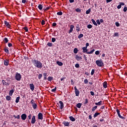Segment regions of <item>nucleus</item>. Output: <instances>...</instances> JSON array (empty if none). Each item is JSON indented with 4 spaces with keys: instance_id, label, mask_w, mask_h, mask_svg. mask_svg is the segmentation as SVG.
I'll return each mask as SVG.
<instances>
[{
    "instance_id": "f257e3e1",
    "label": "nucleus",
    "mask_w": 127,
    "mask_h": 127,
    "mask_svg": "<svg viewBox=\"0 0 127 127\" xmlns=\"http://www.w3.org/2000/svg\"><path fill=\"white\" fill-rule=\"evenodd\" d=\"M32 63H33V65L36 67V68H39L40 69H41L43 67V64L41 63V62L36 60L35 59H32L31 60Z\"/></svg>"
},
{
    "instance_id": "f03ea898",
    "label": "nucleus",
    "mask_w": 127,
    "mask_h": 127,
    "mask_svg": "<svg viewBox=\"0 0 127 127\" xmlns=\"http://www.w3.org/2000/svg\"><path fill=\"white\" fill-rule=\"evenodd\" d=\"M82 52L83 53H86V54H92L95 52V49H93L90 52H88V49H87V47H84L82 48Z\"/></svg>"
},
{
    "instance_id": "7ed1b4c3",
    "label": "nucleus",
    "mask_w": 127,
    "mask_h": 127,
    "mask_svg": "<svg viewBox=\"0 0 127 127\" xmlns=\"http://www.w3.org/2000/svg\"><path fill=\"white\" fill-rule=\"evenodd\" d=\"M15 79L16 81H19L21 80V74L18 72L15 73Z\"/></svg>"
},
{
    "instance_id": "20e7f679",
    "label": "nucleus",
    "mask_w": 127,
    "mask_h": 127,
    "mask_svg": "<svg viewBox=\"0 0 127 127\" xmlns=\"http://www.w3.org/2000/svg\"><path fill=\"white\" fill-rule=\"evenodd\" d=\"M96 63L99 67H103L104 66V63L102 60H97L96 61Z\"/></svg>"
},
{
    "instance_id": "39448f33",
    "label": "nucleus",
    "mask_w": 127,
    "mask_h": 127,
    "mask_svg": "<svg viewBox=\"0 0 127 127\" xmlns=\"http://www.w3.org/2000/svg\"><path fill=\"white\" fill-rule=\"evenodd\" d=\"M74 89L75 96L76 97H79V95H80V92H79V90L77 89V87L76 86L74 87Z\"/></svg>"
},
{
    "instance_id": "423d86ee",
    "label": "nucleus",
    "mask_w": 127,
    "mask_h": 127,
    "mask_svg": "<svg viewBox=\"0 0 127 127\" xmlns=\"http://www.w3.org/2000/svg\"><path fill=\"white\" fill-rule=\"evenodd\" d=\"M62 124L64 125V127H70V122L64 121L62 123Z\"/></svg>"
},
{
    "instance_id": "0eeeda50",
    "label": "nucleus",
    "mask_w": 127,
    "mask_h": 127,
    "mask_svg": "<svg viewBox=\"0 0 127 127\" xmlns=\"http://www.w3.org/2000/svg\"><path fill=\"white\" fill-rule=\"evenodd\" d=\"M38 120H43V114L41 113H39L38 115Z\"/></svg>"
},
{
    "instance_id": "6e6552de",
    "label": "nucleus",
    "mask_w": 127,
    "mask_h": 127,
    "mask_svg": "<svg viewBox=\"0 0 127 127\" xmlns=\"http://www.w3.org/2000/svg\"><path fill=\"white\" fill-rule=\"evenodd\" d=\"M36 122V119L35 118V116H33L32 118V120L31 121V123L32 125H34V124H35V122Z\"/></svg>"
},
{
    "instance_id": "1a4fd4ad",
    "label": "nucleus",
    "mask_w": 127,
    "mask_h": 127,
    "mask_svg": "<svg viewBox=\"0 0 127 127\" xmlns=\"http://www.w3.org/2000/svg\"><path fill=\"white\" fill-rule=\"evenodd\" d=\"M21 118L23 121H25V120H26V118H27V115L25 114H23L21 115Z\"/></svg>"
},
{
    "instance_id": "9d476101",
    "label": "nucleus",
    "mask_w": 127,
    "mask_h": 127,
    "mask_svg": "<svg viewBox=\"0 0 127 127\" xmlns=\"http://www.w3.org/2000/svg\"><path fill=\"white\" fill-rule=\"evenodd\" d=\"M4 24H5V26H6V27L8 28H10L11 26H10V24H9V22H7L6 21L4 20Z\"/></svg>"
},
{
    "instance_id": "9b49d317",
    "label": "nucleus",
    "mask_w": 127,
    "mask_h": 127,
    "mask_svg": "<svg viewBox=\"0 0 127 127\" xmlns=\"http://www.w3.org/2000/svg\"><path fill=\"white\" fill-rule=\"evenodd\" d=\"M9 64V60L6 59L4 60V65L5 66H8V64Z\"/></svg>"
},
{
    "instance_id": "f8f14e48",
    "label": "nucleus",
    "mask_w": 127,
    "mask_h": 127,
    "mask_svg": "<svg viewBox=\"0 0 127 127\" xmlns=\"http://www.w3.org/2000/svg\"><path fill=\"white\" fill-rule=\"evenodd\" d=\"M74 25H71L70 26V30L68 31V33L70 34L71 33V32H73V29H74Z\"/></svg>"
},
{
    "instance_id": "ddd939ff",
    "label": "nucleus",
    "mask_w": 127,
    "mask_h": 127,
    "mask_svg": "<svg viewBox=\"0 0 127 127\" xmlns=\"http://www.w3.org/2000/svg\"><path fill=\"white\" fill-rule=\"evenodd\" d=\"M75 59H76L77 61H80L82 60V57H80L78 56V55H76L75 57Z\"/></svg>"
},
{
    "instance_id": "4468645a",
    "label": "nucleus",
    "mask_w": 127,
    "mask_h": 127,
    "mask_svg": "<svg viewBox=\"0 0 127 127\" xmlns=\"http://www.w3.org/2000/svg\"><path fill=\"white\" fill-rule=\"evenodd\" d=\"M29 87L30 88V90H31L32 91H34V84H33V83H31L29 84Z\"/></svg>"
},
{
    "instance_id": "2eb2a0df",
    "label": "nucleus",
    "mask_w": 127,
    "mask_h": 127,
    "mask_svg": "<svg viewBox=\"0 0 127 127\" xmlns=\"http://www.w3.org/2000/svg\"><path fill=\"white\" fill-rule=\"evenodd\" d=\"M59 104H60V109L61 110H62V109L64 108V104L61 101H59Z\"/></svg>"
},
{
    "instance_id": "dca6fc26",
    "label": "nucleus",
    "mask_w": 127,
    "mask_h": 127,
    "mask_svg": "<svg viewBox=\"0 0 127 127\" xmlns=\"http://www.w3.org/2000/svg\"><path fill=\"white\" fill-rule=\"evenodd\" d=\"M3 50L4 51V52L7 53V54H9V50H8V47L4 48Z\"/></svg>"
},
{
    "instance_id": "f3484780",
    "label": "nucleus",
    "mask_w": 127,
    "mask_h": 127,
    "mask_svg": "<svg viewBox=\"0 0 127 127\" xmlns=\"http://www.w3.org/2000/svg\"><path fill=\"white\" fill-rule=\"evenodd\" d=\"M32 107L34 110H36V109H37V104L35 103L33 104H32Z\"/></svg>"
},
{
    "instance_id": "a211bd4d",
    "label": "nucleus",
    "mask_w": 127,
    "mask_h": 127,
    "mask_svg": "<svg viewBox=\"0 0 127 127\" xmlns=\"http://www.w3.org/2000/svg\"><path fill=\"white\" fill-rule=\"evenodd\" d=\"M50 9V6H48L47 7H46V6H44L43 7V10H44V11H46V10H48V9Z\"/></svg>"
},
{
    "instance_id": "6ab92c4d",
    "label": "nucleus",
    "mask_w": 127,
    "mask_h": 127,
    "mask_svg": "<svg viewBox=\"0 0 127 127\" xmlns=\"http://www.w3.org/2000/svg\"><path fill=\"white\" fill-rule=\"evenodd\" d=\"M69 119L71 122H75L76 121V119H75V118L73 117V116L69 117Z\"/></svg>"
},
{
    "instance_id": "aec40b11",
    "label": "nucleus",
    "mask_w": 127,
    "mask_h": 127,
    "mask_svg": "<svg viewBox=\"0 0 127 127\" xmlns=\"http://www.w3.org/2000/svg\"><path fill=\"white\" fill-rule=\"evenodd\" d=\"M43 77H44V80H47V73H44L43 74Z\"/></svg>"
},
{
    "instance_id": "412c9836",
    "label": "nucleus",
    "mask_w": 127,
    "mask_h": 127,
    "mask_svg": "<svg viewBox=\"0 0 127 127\" xmlns=\"http://www.w3.org/2000/svg\"><path fill=\"white\" fill-rule=\"evenodd\" d=\"M76 107L78 109H81V107H82V103H77Z\"/></svg>"
},
{
    "instance_id": "4be33fe9",
    "label": "nucleus",
    "mask_w": 127,
    "mask_h": 127,
    "mask_svg": "<svg viewBox=\"0 0 127 127\" xmlns=\"http://www.w3.org/2000/svg\"><path fill=\"white\" fill-rule=\"evenodd\" d=\"M91 21L94 25H95V26H97L98 25V24H97V22H96V21H95L94 19H92Z\"/></svg>"
},
{
    "instance_id": "5701e85b",
    "label": "nucleus",
    "mask_w": 127,
    "mask_h": 127,
    "mask_svg": "<svg viewBox=\"0 0 127 127\" xmlns=\"http://www.w3.org/2000/svg\"><path fill=\"white\" fill-rule=\"evenodd\" d=\"M14 92V90L12 89L9 91V96H12V94Z\"/></svg>"
},
{
    "instance_id": "b1692460",
    "label": "nucleus",
    "mask_w": 127,
    "mask_h": 127,
    "mask_svg": "<svg viewBox=\"0 0 127 127\" xmlns=\"http://www.w3.org/2000/svg\"><path fill=\"white\" fill-rule=\"evenodd\" d=\"M57 64L59 65V66H63V63L59 61L57 62Z\"/></svg>"
},
{
    "instance_id": "393cba45",
    "label": "nucleus",
    "mask_w": 127,
    "mask_h": 127,
    "mask_svg": "<svg viewBox=\"0 0 127 127\" xmlns=\"http://www.w3.org/2000/svg\"><path fill=\"white\" fill-rule=\"evenodd\" d=\"M118 117H119V118H120V119H121V120H123V121H125V120L127 119V118H126L125 117H123V116H122V115H120Z\"/></svg>"
},
{
    "instance_id": "a878e982",
    "label": "nucleus",
    "mask_w": 127,
    "mask_h": 127,
    "mask_svg": "<svg viewBox=\"0 0 127 127\" xmlns=\"http://www.w3.org/2000/svg\"><path fill=\"white\" fill-rule=\"evenodd\" d=\"M52 80H53V77L49 76L48 77V81H49V82H51V81H52Z\"/></svg>"
},
{
    "instance_id": "bb28decb",
    "label": "nucleus",
    "mask_w": 127,
    "mask_h": 127,
    "mask_svg": "<svg viewBox=\"0 0 127 127\" xmlns=\"http://www.w3.org/2000/svg\"><path fill=\"white\" fill-rule=\"evenodd\" d=\"M6 100L7 101H10L11 100V97H10V96H6Z\"/></svg>"
},
{
    "instance_id": "cd10ccee",
    "label": "nucleus",
    "mask_w": 127,
    "mask_h": 127,
    "mask_svg": "<svg viewBox=\"0 0 127 127\" xmlns=\"http://www.w3.org/2000/svg\"><path fill=\"white\" fill-rule=\"evenodd\" d=\"M103 87L104 88H107V87H108V83H107L106 81H105L104 83H103Z\"/></svg>"
},
{
    "instance_id": "c85d7f7f",
    "label": "nucleus",
    "mask_w": 127,
    "mask_h": 127,
    "mask_svg": "<svg viewBox=\"0 0 127 127\" xmlns=\"http://www.w3.org/2000/svg\"><path fill=\"white\" fill-rule=\"evenodd\" d=\"M102 101H100L99 102L95 103V104L96 106H101L102 105Z\"/></svg>"
},
{
    "instance_id": "c756f323",
    "label": "nucleus",
    "mask_w": 127,
    "mask_h": 127,
    "mask_svg": "<svg viewBox=\"0 0 127 127\" xmlns=\"http://www.w3.org/2000/svg\"><path fill=\"white\" fill-rule=\"evenodd\" d=\"M100 113H98L96 112L94 114V115H93V117L95 118H97L98 117V116H99V115H100Z\"/></svg>"
},
{
    "instance_id": "7c9ffc66",
    "label": "nucleus",
    "mask_w": 127,
    "mask_h": 127,
    "mask_svg": "<svg viewBox=\"0 0 127 127\" xmlns=\"http://www.w3.org/2000/svg\"><path fill=\"white\" fill-rule=\"evenodd\" d=\"M20 99V97L19 96L17 97L16 98L15 103H16V104H17V103H19Z\"/></svg>"
},
{
    "instance_id": "2f4dec72",
    "label": "nucleus",
    "mask_w": 127,
    "mask_h": 127,
    "mask_svg": "<svg viewBox=\"0 0 127 127\" xmlns=\"http://www.w3.org/2000/svg\"><path fill=\"white\" fill-rule=\"evenodd\" d=\"M38 7L40 10H42V8H43V6H42V4H39Z\"/></svg>"
},
{
    "instance_id": "473e14b6",
    "label": "nucleus",
    "mask_w": 127,
    "mask_h": 127,
    "mask_svg": "<svg viewBox=\"0 0 127 127\" xmlns=\"http://www.w3.org/2000/svg\"><path fill=\"white\" fill-rule=\"evenodd\" d=\"M13 117L15 119H17L18 120H19V119H20V116L19 115H13Z\"/></svg>"
},
{
    "instance_id": "72a5a7b5",
    "label": "nucleus",
    "mask_w": 127,
    "mask_h": 127,
    "mask_svg": "<svg viewBox=\"0 0 127 127\" xmlns=\"http://www.w3.org/2000/svg\"><path fill=\"white\" fill-rule=\"evenodd\" d=\"M3 42H4L5 43H7V42H8V39H7V38H4L3 40Z\"/></svg>"
},
{
    "instance_id": "f704fd0d",
    "label": "nucleus",
    "mask_w": 127,
    "mask_h": 127,
    "mask_svg": "<svg viewBox=\"0 0 127 127\" xmlns=\"http://www.w3.org/2000/svg\"><path fill=\"white\" fill-rule=\"evenodd\" d=\"M98 108L97 106H95L94 107H93V108L92 109L91 111L92 112H95V111H96V109Z\"/></svg>"
},
{
    "instance_id": "c9c22d12",
    "label": "nucleus",
    "mask_w": 127,
    "mask_h": 127,
    "mask_svg": "<svg viewBox=\"0 0 127 127\" xmlns=\"http://www.w3.org/2000/svg\"><path fill=\"white\" fill-rule=\"evenodd\" d=\"M47 45L49 47H52V46H53V44H52V43L49 42V43H47Z\"/></svg>"
},
{
    "instance_id": "e433bc0d",
    "label": "nucleus",
    "mask_w": 127,
    "mask_h": 127,
    "mask_svg": "<svg viewBox=\"0 0 127 127\" xmlns=\"http://www.w3.org/2000/svg\"><path fill=\"white\" fill-rule=\"evenodd\" d=\"M83 36H84V35H83V34H80L78 36V39H81V38H82Z\"/></svg>"
},
{
    "instance_id": "4c0bfd02",
    "label": "nucleus",
    "mask_w": 127,
    "mask_h": 127,
    "mask_svg": "<svg viewBox=\"0 0 127 127\" xmlns=\"http://www.w3.org/2000/svg\"><path fill=\"white\" fill-rule=\"evenodd\" d=\"M76 31H77V32H78V31H80V25H79V24H77L76 25Z\"/></svg>"
},
{
    "instance_id": "58836bf2",
    "label": "nucleus",
    "mask_w": 127,
    "mask_h": 127,
    "mask_svg": "<svg viewBox=\"0 0 127 127\" xmlns=\"http://www.w3.org/2000/svg\"><path fill=\"white\" fill-rule=\"evenodd\" d=\"M91 12V8H89L86 11V14H89Z\"/></svg>"
},
{
    "instance_id": "ea45409f",
    "label": "nucleus",
    "mask_w": 127,
    "mask_h": 127,
    "mask_svg": "<svg viewBox=\"0 0 127 127\" xmlns=\"http://www.w3.org/2000/svg\"><path fill=\"white\" fill-rule=\"evenodd\" d=\"M73 52L75 54H77V53H78V49L74 48L73 50Z\"/></svg>"
},
{
    "instance_id": "a19ab883",
    "label": "nucleus",
    "mask_w": 127,
    "mask_h": 127,
    "mask_svg": "<svg viewBox=\"0 0 127 127\" xmlns=\"http://www.w3.org/2000/svg\"><path fill=\"white\" fill-rule=\"evenodd\" d=\"M116 112H117V115H118V117L119 116H121V112L120 111V110H119V109H117L116 110Z\"/></svg>"
},
{
    "instance_id": "79ce46f5",
    "label": "nucleus",
    "mask_w": 127,
    "mask_h": 127,
    "mask_svg": "<svg viewBox=\"0 0 127 127\" xmlns=\"http://www.w3.org/2000/svg\"><path fill=\"white\" fill-rule=\"evenodd\" d=\"M89 103V100H88L87 98L85 99V101H84V105H87Z\"/></svg>"
},
{
    "instance_id": "37998d69",
    "label": "nucleus",
    "mask_w": 127,
    "mask_h": 127,
    "mask_svg": "<svg viewBox=\"0 0 127 127\" xmlns=\"http://www.w3.org/2000/svg\"><path fill=\"white\" fill-rule=\"evenodd\" d=\"M56 90H57V87H55L54 89H53L51 90V91L53 92V93H55V92H56Z\"/></svg>"
},
{
    "instance_id": "c03bdc74",
    "label": "nucleus",
    "mask_w": 127,
    "mask_h": 127,
    "mask_svg": "<svg viewBox=\"0 0 127 127\" xmlns=\"http://www.w3.org/2000/svg\"><path fill=\"white\" fill-rule=\"evenodd\" d=\"M75 11H76V12H81V9L79 8H77L75 9Z\"/></svg>"
},
{
    "instance_id": "a18cd8bd",
    "label": "nucleus",
    "mask_w": 127,
    "mask_h": 127,
    "mask_svg": "<svg viewBox=\"0 0 127 127\" xmlns=\"http://www.w3.org/2000/svg\"><path fill=\"white\" fill-rule=\"evenodd\" d=\"M23 29H24L26 32H28V28H27V27H23Z\"/></svg>"
},
{
    "instance_id": "49530a36",
    "label": "nucleus",
    "mask_w": 127,
    "mask_h": 127,
    "mask_svg": "<svg viewBox=\"0 0 127 127\" xmlns=\"http://www.w3.org/2000/svg\"><path fill=\"white\" fill-rule=\"evenodd\" d=\"M95 73V69H92L91 72V76H93V75H94V73Z\"/></svg>"
},
{
    "instance_id": "de8ad7c7",
    "label": "nucleus",
    "mask_w": 127,
    "mask_h": 127,
    "mask_svg": "<svg viewBox=\"0 0 127 127\" xmlns=\"http://www.w3.org/2000/svg\"><path fill=\"white\" fill-rule=\"evenodd\" d=\"M57 14L58 15H62V14H63V12H62V11L58 12Z\"/></svg>"
},
{
    "instance_id": "09e8293b",
    "label": "nucleus",
    "mask_w": 127,
    "mask_h": 127,
    "mask_svg": "<svg viewBox=\"0 0 127 127\" xmlns=\"http://www.w3.org/2000/svg\"><path fill=\"white\" fill-rule=\"evenodd\" d=\"M2 83L3 86H5V84H6V82H5V80L3 79L2 80Z\"/></svg>"
},
{
    "instance_id": "8fccbe9b",
    "label": "nucleus",
    "mask_w": 127,
    "mask_h": 127,
    "mask_svg": "<svg viewBox=\"0 0 127 127\" xmlns=\"http://www.w3.org/2000/svg\"><path fill=\"white\" fill-rule=\"evenodd\" d=\"M39 80H40V79H41V78H42V74H39L38 75V77Z\"/></svg>"
},
{
    "instance_id": "3c124183",
    "label": "nucleus",
    "mask_w": 127,
    "mask_h": 127,
    "mask_svg": "<svg viewBox=\"0 0 127 127\" xmlns=\"http://www.w3.org/2000/svg\"><path fill=\"white\" fill-rule=\"evenodd\" d=\"M89 82V81L88 80V79H85L84 80V84H88V82Z\"/></svg>"
},
{
    "instance_id": "603ef678",
    "label": "nucleus",
    "mask_w": 127,
    "mask_h": 127,
    "mask_svg": "<svg viewBox=\"0 0 127 127\" xmlns=\"http://www.w3.org/2000/svg\"><path fill=\"white\" fill-rule=\"evenodd\" d=\"M92 27H93V26H92V25H91V24H88L87 25V28H89V29H91V28H92Z\"/></svg>"
},
{
    "instance_id": "864d4df0",
    "label": "nucleus",
    "mask_w": 127,
    "mask_h": 127,
    "mask_svg": "<svg viewBox=\"0 0 127 127\" xmlns=\"http://www.w3.org/2000/svg\"><path fill=\"white\" fill-rule=\"evenodd\" d=\"M35 103V101H34V100L32 99L30 102V104H31V105H33Z\"/></svg>"
},
{
    "instance_id": "5fc2aeb1",
    "label": "nucleus",
    "mask_w": 127,
    "mask_h": 127,
    "mask_svg": "<svg viewBox=\"0 0 127 127\" xmlns=\"http://www.w3.org/2000/svg\"><path fill=\"white\" fill-rule=\"evenodd\" d=\"M75 68H79L80 64H75Z\"/></svg>"
},
{
    "instance_id": "6e6d98bb",
    "label": "nucleus",
    "mask_w": 127,
    "mask_h": 127,
    "mask_svg": "<svg viewBox=\"0 0 127 127\" xmlns=\"http://www.w3.org/2000/svg\"><path fill=\"white\" fill-rule=\"evenodd\" d=\"M127 7L125 6L124 8V12H127Z\"/></svg>"
},
{
    "instance_id": "4d7b16f0",
    "label": "nucleus",
    "mask_w": 127,
    "mask_h": 127,
    "mask_svg": "<svg viewBox=\"0 0 127 127\" xmlns=\"http://www.w3.org/2000/svg\"><path fill=\"white\" fill-rule=\"evenodd\" d=\"M97 24H98V25H100L101 24V22H100V20L98 19L96 20Z\"/></svg>"
},
{
    "instance_id": "13d9d810",
    "label": "nucleus",
    "mask_w": 127,
    "mask_h": 127,
    "mask_svg": "<svg viewBox=\"0 0 127 127\" xmlns=\"http://www.w3.org/2000/svg\"><path fill=\"white\" fill-rule=\"evenodd\" d=\"M115 25H116V26H117V27H119V26H120V23H119L118 22H116L115 23Z\"/></svg>"
},
{
    "instance_id": "bf43d9fd",
    "label": "nucleus",
    "mask_w": 127,
    "mask_h": 127,
    "mask_svg": "<svg viewBox=\"0 0 127 127\" xmlns=\"http://www.w3.org/2000/svg\"><path fill=\"white\" fill-rule=\"evenodd\" d=\"M41 24H42V25H44V24H45V21H44V20H42Z\"/></svg>"
},
{
    "instance_id": "052dcab7",
    "label": "nucleus",
    "mask_w": 127,
    "mask_h": 127,
    "mask_svg": "<svg viewBox=\"0 0 127 127\" xmlns=\"http://www.w3.org/2000/svg\"><path fill=\"white\" fill-rule=\"evenodd\" d=\"M117 8H118V9H120V8H122V5H121V4H120L119 5H118L117 6Z\"/></svg>"
},
{
    "instance_id": "680f3d73",
    "label": "nucleus",
    "mask_w": 127,
    "mask_h": 127,
    "mask_svg": "<svg viewBox=\"0 0 127 127\" xmlns=\"http://www.w3.org/2000/svg\"><path fill=\"white\" fill-rule=\"evenodd\" d=\"M55 41H56V39H55V38H52V42H55Z\"/></svg>"
},
{
    "instance_id": "e2e57ef3",
    "label": "nucleus",
    "mask_w": 127,
    "mask_h": 127,
    "mask_svg": "<svg viewBox=\"0 0 127 127\" xmlns=\"http://www.w3.org/2000/svg\"><path fill=\"white\" fill-rule=\"evenodd\" d=\"M83 58H84V60L86 62L88 61V60L87 59V57H86V55H83Z\"/></svg>"
},
{
    "instance_id": "0e129e2a",
    "label": "nucleus",
    "mask_w": 127,
    "mask_h": 127,
    "mask_svg": "<svg viewBox=\"0 0 127 127\" xmlns=\"http://www.w3.org/2000/svg\"><path fill=\"white\" fill-rule=\"evenodd\" d=\"M95 54H96V55H99L100 54V51H96L95 52Z\"/></svg>"
},
{
    "instance_id": "69168bd1",
    "label": "nucleus",
    "mask_w": 127,
    "mask_h": 127,
    "mask_svg": "<svg viewBox=\"0 0 127 127\" xmlns=\"http://www.w3.org/2000/svg\"><path fill=\"white\" fill-rule=\"evenodd\" d=\"M8 47H11V46H12V44L10 43H8Z\"/></svg>"
},
{
    "instance_id": "338daca9",
    "label": "nucleus",
    "mask_w": 127,
    "mask_h": 127,
    "mask_svg": "<svg viewBox=\"0 0 127 127\" xmlns=\"http://www.w3.org/2000/svg\"><path fill=\"white\" fill-rule=\"evenodd\" d=\"M31 118H32L31 114H30V115L28 116V120H31Z\"/></svg>"
},
{
    "instance_id": "774afa93",
    "label": "nucleus",
    "mask_w": 127,
    "mask_h": 127,
    "mask_svg": "<svg viewBox=\"0 0 127 127\" xmlns=\"http://www.w3.org/2000/svg\"><path fill=\"white\" fill-rule=\"evenodd\" d=\"M114 36H119V33H115Z\"/></svg>"
}]
</instances>
